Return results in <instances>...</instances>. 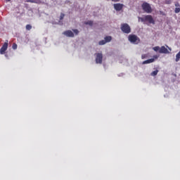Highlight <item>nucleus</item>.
Listing matches in <instances>:
<instances>
[{"instance_id":"412c9836","label":"nucleus","mask_w":180,"mask_h":180,"mask_svg":"<svg viewBox=\"0 0 180 180\" xmlns=\"http://www.w3.org/2000/svg\"><path fill=\"white\" fill-rule=\"evenodd\" d=\"M27 2H31V4H36L37 1V0H28Z\"/></svg>"},{"instance_id":"dca6fc26","label":"nucleus","mask_w":180,"mask_h":180,"mask_svg":"<svg viewBox=\"0 0 180 180\" xmlns=\"http://www.w3.org/2000/svg\"><path fill=\"white\" fill-rule=\"evenodd\" d=\"M25 29H26V30H32V25H27L26 26H25Z\"/></svg>"},{"instance_id":"f257e3e1","label":"nucleus","mask_w":180,"mask_h":180,"mask_svg":"<svg viewBox=\"0 0 180 180\" xmlns=\"http://www.w3.org/2000/svg\"><path fill=\"white\" fill-rule=\"evenodd\" d=\"M139 19L143 23H146V22H148L149 25H151V24L155 25V20H154V18L151 15H143V17H139Z\"/></svg>"},{"instance_id":"bb28decb","label":"nucleus","mask_w":180,"mask_h":180,"mask_svg":"<svg viewBox=\"0 0 180 180\" xmlns=\"http://www.w3.org/2000/svg\"><path fill=\"white\" fill-rule=\"evenodd\" d=\"M169 50H171V48H169Z\"/></svg>"},{"instance_id":"a878e982","label":"nucleus","mask_w":180,"mask_h":180,"mask_svg":"<svg viewBox=\"0 0 180 180\" xmlns=\"http://www.w3.org/2000/svg\"><path fill=\"white\" fill-rule=\"evenodd\" d=\"M153 58H155V60H157V58H158V56L157 55L153 56Z\"/></svg>"},{"instance_id":"39448f33","label":"nucleus","mask_w":180,"mask_h":180,"mask_svg":"<svg viewBox=\"0 0 180 180\" xmlns=\"http://www.w3.org/2000/svg\"><path fill=\"white\" fill-rule=\"evenodd\" d=\"M103 55L101 53H96V64H102Z\"/></svg>"},{"instance_id":"4468645a","label":"nucleus","mask_w":180,"mask_h":180,"mask_svg":"<svg viewBox=\"0 0 180 180\" xmlns=\"http://www.w3.org/2000/svg\"><path fill=\"white\" fill-rule=\"evenodd\" d=\"M84 23H85V25H89V26H92L94 25V21L89 20V21H87Z\"/></svg>"},{"instance_id":"b1692460","label":"nucleus","mask_w":180,"mask_h":180,"mask_svg":"<svg viewBox=\"0 0 180 180\" xmlns=\"http://www.w3.org/2000/svg\"><path fill=\"white\" fill-rule=\"evenodd\" d=\"M146 57H147V55H146V54H143V55L141 56L142 60H144V58H146Z\"/></svg>"},{"instance_id":"0eeeda50","label":"nucleus","mask_w":180,"mask_h":180,"mask_svg":"<svg viewBox=\"0 0 180 180\" xmlns=\"http://www.w3.org/2000/svg\"><path fill=\"white\" fill-rule=\"evenodd\" d=\"M113 6L115 11H117V12H120V11H122L123 9V6H124V5L120 3H118V4H114Z\"/></svg>"},{"instance_id":"423d86ee","label":"nucleus","mask_w":180,"mask_h":180,"mask_svg":"<svg viewBox=\"0 0 180 180\" xmlns=\"http://www.w3.org/2000/svg\"><path fill=\"white\" fill-rule=\"evenodd\" d=\"M8 41L6 40L4 44H3L2 47L0 49V53L5 54V51L8 50Z\"/></svg>"},{"instance_id":"1a4fd4ad","label":"nucleus","mask_w":180,"mask_h":180,"mask_svg":"<svg viewBox=\"0 0 180 180\" xmlns=\"http://www.w3.org/2000/svg\"><path fill=\"white\" fill-rule=\"evenodd\" d=\"M63 34L65 36H67V37H74L75 34L74 32L71 30H67L63 32Z\"/></svg>"},{"instance_id":"20e7f679","label":"nucleus","mask_w":180,"mask_h":180,"mask_svg":"<svg viewBox=\"0 0 180 180\" xmlns=\"http://www.w3.org/2000/svg\"><path fill=\"white\" fill-rule=\"evenodd\" d=\"M121 30L123 32V33H126L127 34H129L131 32V28L130 27V25L127 23H123L121 25Z\"/></svg>"},{"instance_id":"9b49d317","label":"nucleus","mask_w":180,"mask_h":180,"mask_svg":"<svg viewBox=\"0 0 180 180\" xmlns=\"http://www.w3.org/2000/svg\"><path fill=\"white\" fill-rule=\"evenodd\" d=\"M104 39L105 40V43H109V41H112V37L110 36L105 37Z\"/></svg>"},{"instance_id":"f03ea898","label":"nucleus","mask_w":180,"mask_h":180,"mask_svg":"<svg viewBox=\"0 0 180 180\" xmlns=\"http://www.w3.org/2000/svg\"><path fill=\"white\" fill-rule=\"evenodd\" d=\"M141 8L143 11L146 12V13H151L153 12V8H151V6L147 2H143L141 5Z\"/></svg>"},{"instance_id":"f8f14e48","label":"nucleus","mask_w":180,"mask_h":180,"mask_svg":"<svg viewBox=\"0 0 180 180\" xmlns=\"http://www.w3.org/2000/svg\"><path fill=\"white\" fill-rule=\"evenodd\" d=\"M158 70H156L150 73L151 77H155L158 74Z\"/></svg>"},{"instance_id":"6ab92c4d","label":"nucleus","mask_w":180,"mask_h":180,"mask_svg":"<svg viewBox=\"0 0 180 180\" xmlns=\"http://www.w3.org/2000/svg\"><path fill=\"white\" fill-rule=\"evenodd\" d=\"M160 46L153 47L154 51H160Z\"/></svg>"},{"instance_id":"7ed1b4c3","label":"nucleus","mask_w":180,"mask_h":180,"mask_svg":"<svg viewBox=\"0 0 180 180\" xmlns=\"http://www.w3.org/2000/svg\"><path fill=\"white\" fill-rule=\"evenodd\" d=\"M128 40L131 43H133V44H139V43H140V38H139L137 35H134V34L129 35Z\"/></svg>"},{"instance_id":"9d476101","label":"nucleus","mask_w":180,"mask_h":180,"mask_svg":"<svg viewBox=\"0 0 180 180\" xmlns=\"http://www.w3.org/2000/svg\"><path fill=\"white\" fill-rule=\"evenodd\" d=\"M154 61H155V58H150L143 61V64H151V63H154Z\"/></svg>"},{"instance_id":"5701e85b","label":"nucleus","mask_w":180,"mask_h":180,"mask_svg":"<svg viewBox=\"0 0 180 180\" xmlns=\"http://www.w3.org/2000/svg\"><path fill=\"white\" fill-rule=\"evenodd\" d=\"M174 5L176 8H180V4L178 2H176Z\"/></svg>"},{"instance_id":"a211bd4d","label":"nucleus","mask_w":180,"mask_h":180,"mask_svg":"<svg viewBox=\"0 0 180 180\" xmlns=\"http://www.w3.org/2000/svg\"><path fill=\"white\" fill-rule=\"evenodd\" d=\"M12 49H13V50H16V49H18V44H13V46H12Z\"/></svg>"},{"instance_id":"aec40b11","label":"nucleus","mask_w":180,"mask_h":180,"mask_svg":"<svg viewBox=\"0 0 180 180\" xmlns=\"http://www.w3.org/2000/svg\"><path fill=\"white\" fill-rule=\"evenodd\" d=\"M64 16H65V15L61 13L60 16V20H63V19H64Z\"/></svg>"},{"instance_id":"f3484780","label":"nucleus","mask_w":180,"mask_h":180,"mask_svg":"<svg viewBox=\"0 0 180 180\" xmlns=\"http://www.w3.org/2000/svg\"><path fill=\"white\" fill-rule=\"evenodd\" d=\"M179 12H180V7H176V8L174 9V13H179Z\"/></svg>"},{"instance_id":"ddd939ff","label":"nucleus","mask_w":180,"mask_h":180,"mask_svg":"<svg viewBox=\"0 0 180 180\" xmlns=\"http://www.w3.org/2000/svg\"><path fill=\"white\" fill-rule=\"evenodd\" d=\"M180 60V51L176 55V63H178Z\"/></svg>"},{"instance_id":"393cba45","label":"nucleus","mask_w":180,"mask_h":180,"mask_svg":"<svg viewBox=\"0 0 180 180\" xmlns=\"http://www.w3.org/2000/svg\"><path fill=\"white\" fill-rule=\"evenodd\" d=\"M112 2H119L120 0H111Z\"/></svg>"},{"instance_id":"4be33fe9","label":"nucleus","mask_w":180,"mask_h":180,"mask_svg":"<svg viewBox=\"0 0 180 180\" xmlns=\"http://www.w3.org/2000/svg\"><path fill=\"white\" fill-rule=\"evenodd\" d=\"M72 31L74 32L75 34H78V33H79V31L78 30H72Z\"/></svg>"},{"instance_id":"6e6552de","label":"nucleus","mask_w":180,"mask_h":180,"mask_svg":"<svg viewBox=\"0 0 180 180\" xmlns=\"http://www.w3.org/2000/svg\"><path fill=\"white\" fill-rule=\"evenodd\" d=\"M159 53H160L161 54H169V51L164 46L160 47V49L159 50Z\"/></svg>"},{"instance_id":"2eb2a0df","label":"nucleus","mask_w":180,"mask_h":180,"mask_svg":"<svg viewBox=\"0 0 180 180\" xmlns=\"http://www.w3.org/2000/svg\"><path fill=\"white\" fill-rule=\"evenodd\" d=\"M98 44H99L100 46H103V44H106V41H105V40H101V41H100L98 42Z\"/></svg>"}]
</instances>
